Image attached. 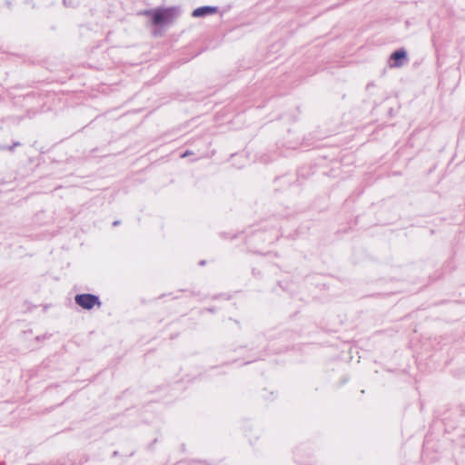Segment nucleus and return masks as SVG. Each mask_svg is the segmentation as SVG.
<instances>
[{"label":"nucleus","instance_id":"obj_2","mask_svg":"<svg viewBox=\"0 0 465 465\" xmlns=\"http://www.w3.org/2000/svg\"><path fill=\"white\" fill-rule=\"evenodd\" d=\"M74 300L79 306L87 310L92 309L95 304H101L98 297L93 294H78Z\"/></svg>","mask_w":465,"mask_h":465},{"label":"nucleus","instance_id":"obj_3","mask_svg":"<svg viewBox=\"0 0 465 465\" xmlns=\"http://www.w3.org/2000/svg\"><path fill=\"white\" fill-rule=\"evenodd\" d=\"M391 58L394 60L391 67H401L407 60V52L404 49H399L391 54Z\"/></svg>","mask_w":465,"mask_h":465},{"label":"nucleus","instance_id":"obj_4","mask_svg":"<svg viewBox=\"0 0 465 465\" xmlns=\"http://www.w3.org/2000/svg\"><path fill=\"white\" fill-rule=\"evenodd\" d=\"M216 11H217L216 7L203 6V7H199V8H196L195 10H193V16H194V17L205 16V15L214 14V13H216Z\"/></svg>","mask_w":465,"mask_h":465},{"label":"nucleus","instance_id":"obj_1","mask_svg":"<svg viewBox=\"0 0 465 465\" xmlns=\"http://www.w3.org/2000/svg\"><path fill=\"white\" fill-rule=\"evenodd\" d=\"M144 14L152 16L153 25H158L173 22L177 16L178 12L176 8L170 7L149 10L145 11Z\"/></svg>","mask_w":465,"mask_h":465},{"label":"nucleus","instance_id":"obj_5","mask_svg":"<svg viewBox=\"0 0 465 465\" xmlns=\"http://www.w3.org/2000/svg\"><path fill=\"white\" fill-rule=\"evenodd\" d=\"M187 155H189V152L184 153L182 155V157H185V156H187Z\"/></svg>","mask_w":465,"mask_h":465}]
</instances>
